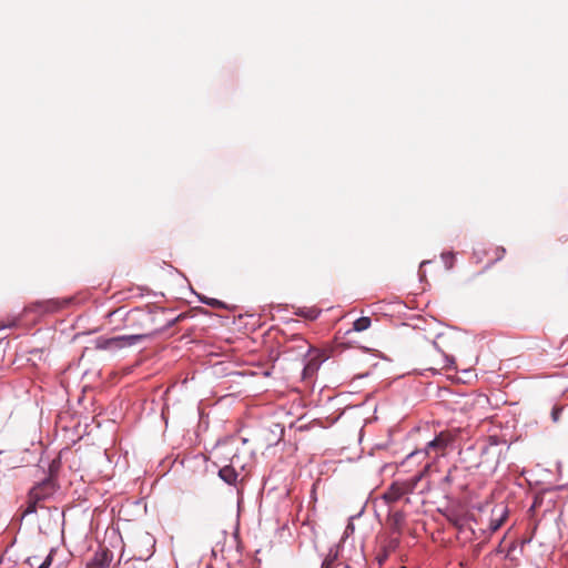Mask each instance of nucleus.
I'll list each match as a JSON object with an SVG mask.
<instances>
[{"label":"nucleus","instance_id":"nucleus-17","mask_svg":"<svg viewBox=\"0 0 568 568\" xmlns=\"http://www.w3.org/2000/svg\"><path fill=\"white\" fill-rule=\"evenodd\" d=\"M506 250L504 247H496V260H500L505 256Z\"/></svg>","mask_w":568,"mask_h":568},{"label":"nucleus","instance_id":"nucleus-8","mask_svg":"<svg viewBox=\"0 0 568 568\" xmlns=\"http://www.w3.org/2000/svg\"><path fill=\"white\" fill-rule=\"evenodd\" d=\"M27 506L26 508L22 510V518L31 515V514H34L37 513L38 508H42V503L40 501V499H38V497L36 498V496H33V494H31L29 491L28 494V498H27Z\"/></svg>","mask_w":568,"mask_h":568},{"label":"nucleus","instance_id":"nucleus-18","mask_svg":"<svg viewBox=\"0 0 568 568\" xmlns=\"http://www.w3.org/2000/svg\"><path fill=\"white\" fill-rule=\"evenodd\" d=\"M47 304H48V308L47 310H50V311H54V310L60 307V305L57 302L50 301Z\"/></svg>","mask_w":568,"mask_h":568},{"label":"nucleus","instance_id":"nucleus-5","mask_svg":"<svg viewBox=\"0 0 568 568\" xmlns=\"http://www.w3.org/2000/svg\"><path fill=\"white\" fill-rule=\"evenodd\" d=\"M500 449L497 444H490L486 446L481 452V459L479 466H483L489 470H495L499 464Z\"/></svg>","mask_w":568,"mask_h":568},{"label":"nucleus","instance_id":"nucleus-11","mask_svg":"<svg viewBox=\"0 0 568 568\" xmlns=\"http://www.w3.org/2000/svg\"><path fill=\"white\" fill-rule=\"evenodd\" d=\"M320 368V361L316 357H312L303 369V378H312Z\"/></svg>","mask_w":568,"mask_h":568},{"label":"nucleus","instance_id":"nucleus-19","mask_svg":"<svg viewBox=\"0 0 568 568\" xmlns=\"http://www.w3.org/2000/svg\"><path fill=\"white\" fill-rule=\"evenodd\" d=\"M559 414H560V409L555 408V409L552 410V418H554V420H558V418H559Z\"/></svg>","mask_w":568,"mask_h":568},{"label":"nucleus","instance_id":"nucleus-10","mask_svg":"<svg viewBox=\"0 0 568 568\" xmlns=\"http://www.w3.org/2000/svg\"><path fill=\"white\" fill-rule=\"evenodd\" d=\"M293 342H295L296 344L293 346H287V351H296L298 353V355H302V356L310 352L311 346L302 337L297 336L293 339Z\"/></svg>","mask_w":568,"mask_h":568},{"label":"nucleus","instance_id":"nucleus-20","mask_svg":"<svg viewBox=\"0 0 568 568\" xmlns=\"http://www.w3.org/2000/svg\"><path fill=\"white\" fill-rule=\"evenodd\" d=\"M317 315H318V312H317V311H311V312L308 313V315H307V316H308L310 318L314 320V318H316V317H317Z\"/></svg>","mask_w":568,"mask_h":568},{"label":"nucleus","instance_id":"nucleus-6","mask_svg":"<svg viewBox=\"0 0 568 568\" xmlns=\"http://www.w3.org/2000/svg\"><path fill=\"white\" fill-rule=\"evenodd\" d=\"M30 493L38 497L40 501H44L55 493V484L52 479H45L30 489Z\"/></svg>","mask_w":568,"mask_h":568},{"label":"nucleus","instance_id":"nucleus-22","mask_svg":"<svg viewBox=\"0 0 568 568\" xmlns=\"http://www.w3.org/2000/svg\"><path fill=\"white\" fill-rule=\"evenodd\" d=\"M446 257H450V260H453L454 254L453 253L443 254V258L446 260Z\"/></svg>","mask_w":568,"mask_h":568},{"label":"nucleus","instance_id":"nucleus-9","mask_svg":"<svg viewBox=\"0 0 568 568\" xmlns=\"http://www.w3.org/2000/svg\"><path fill=\"white\" fill-rule=\"evenodd\" d=\"M219 476L225 483L234 485L237 481L239 473L233 466L226 465L219 470Z\"/></svg>","mask_w":568,"mask_h":568},{"label":"nucleus","instance_id":"nucleus-15","mask_svg":"<svg viewBox=\"0 0 568 568\" xmlns=\"http://www.w3.org/2000/svg\"><path fill=\"white\" fill-rule=\"evenodd\" d=\"M337 559V552H333L332 550L328 552L326 558L322 564V568H333L334 562Z\"/></svg>","mask_w":568,"mask_h":568},{"label":"nucleus","instance_id":"nucleus-16","mask_svg":"<svg viewBox=\"0 0 568 568\" xmlns=\"http://www.w3.org/2000/svg\"><path fill=\"white\" fill-rule=\"evenodd\" d=\"M53 556L52 552L47 556L43 562L39 566V568H49L52 565Z\"/></svg>","mask_w":568,"mask_h":568},{"label":"nucleus","instance_id":"nucleus-13","mask_svg":"<svg viewBox=\"0 0 568 568\" xmlns=\"http://www.w3.org/2000/svg\"><path fill=\"white\" fill-rule=\"evenodd\" d=\"M371 324H372V320L369 317L363 316V317L357 318L354 322L353 327H354V331H356V332H363V331H366L367 328H369Z\"/></svg>","mask_w":568,"mask_h":568},{"label":"nucleus","instance_id":"nucleus-1","mask_svg":"<svg viewBox=\"0 0 568 568\" xmlns=\"http://www.w3.org/2000/svg\"><path fill=\"white\" fill-rule=\"evenodd\" d=\"M138 315H139L138 321H139L141 327L144 329L143 332L130 334V335L115 336V337H111V338L99 339L97 347L101 348V349H110V348H114V347L120 348V347H124V346H131V345H134L138 342H140L146 337H150L163 329V327L152 325L155 322L154 313L139 312Z\"/></svg>","mask_w":568,"mask_h":568},{"label":"nucleus","instance_id":"nucleus-24","mask_svg":"<svg viewBox=\"0 0 568 568\" xmlns=\"http://www.w3.org/2000/svg\"><path fill=\"white\" fill-rule=\"evenodd\" d=\"M402 568H406V567H402Z\"/></svg>","mask_w":568,"mask_h":568},{"label":"nucleus","instance_id":"nucleus-7","mask_svg":"<svg viewBox=\"0 0 568 568\" xmlns=\"http://www.w3.org/2000/svg\"><path fill=\"white\" fill-rule=\"evenodd\" d=\"M113 559V554L108 548L100 549L88 562L87 568H108Z\"/></svg>","mask_w":568,"mask_h":568},{"label":"nucleus","instance_id":"nucleus-4","mask_svg":"<svg viewBox=\"0 0 568 568\" xmlns=\"http://www.w3.org/2000/svg\"><path fill=\"white\" fill-rule=\"evenodd\" d=\"M420 477H414L410 480L405 481H395L393 483L387 490L384 493L383 498L387 503H395L398 499H400L404 495L410 494L414 491L417 483L419 481Z\"/></svg>","mask_w":568,"mask_h":568},{"label":"nucleus","instance_id":"nucleus-12","mask_svg":"<svg viewBox=\"0 0 568 568\" xmlns=\"http://www.w3.org/2000/svg\"><path fill=\"white\" fill-rule=\"evenodd\" d=\"M405 521V516L402 511L397 510L389 515L388 523L393 529L399 530Z\"/></svg>","mask_w":568,"mask_h":568},{"label":"nucleus","instance_id":"nucleus-3","mask_svg":"<svg viewBox=\"0 0 568 568\" xmlns=\"http://www.w3.org/2000/svg\"><path fill=\"white\" fill-rule=\"evenodd\" d=\"M443 338L444 335L439 334L437 335L436 339L432 342V349L428 351L429 369H444L447 368L453 363V358H450L440 346V339Z\"/></svg>","mask_w":568,"mask_h":568},{"label":"nucleus","instance_id":"nucleus-14","mask_svg":"<svg viewBox=\"0 0 568 568\" xmlns=\"http://www.w3.org/2000/svg\"><path fill=\"white\" fill-rule=\"evenodd\" d=\"M201 301H202L204 304H206V305H209V306H212V307H214V308H219V310H221V308H226L225 303H224V302H222V301H220V300H216V298L203 297V298H201Z\"/></svg>","mask_w":568,"mask_h":568},{"label":"nucleus","instance_id":"nucleus-23","mask_svg":"<svg viewBox=\"0 0 568 568\" xmlns=\"http://www.w3.org/2000/svg\"><path fill=\"white\" fill-rule=\"evenodd\" d=\"M445 481H447V483H448V481H450V477H449V475H447V476L445 477Z\"/></svg>","mask_w":568,"mask_h":568},{"label":"nucleus","instance_id":"nucleus-21","mask_svg":"<svg viewBox=\"0 0 568 568\" xmlns=\"http://www.w3.org/2000/svg\"><path fill=\"white\" fill-rule=\"evenodd\" d=\"M501 524H503V521H501V520H500V521H498V523L493 524V525H491V529H493V530H497V529L501 526Z\"/></svg>","mask_w":568,"mask_h":568},{"label":"nucleus","instance_id":"nucleus-2","mask_svg":"<svg viewBox=\"0 0 568 568\" xmlns=\"http://www.w3.org/2000/svg\"><path fill=\"white\" fill-rule=\"evenodd\" d=\"M457 433L455 430H443L426 446V454H434L435 457L445 456L448 447L456 440Z\"/></svg>","mask_w":568,"mask_h":568}]
</instances>
